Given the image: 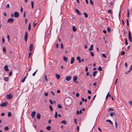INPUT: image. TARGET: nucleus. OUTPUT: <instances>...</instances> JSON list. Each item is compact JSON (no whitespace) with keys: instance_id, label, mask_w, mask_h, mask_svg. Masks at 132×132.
<instances>
[{"instance_id":"1","label":"nucleus","mask_w":132,"mask_h":132,"mask_svg":"<svg viewBox=\"0 0 132 132\" xmlns=\"http://www.w3.org/2000/svg\"><path fill=\"white\" fill-rule=\"evenodd\" d=\"M14 19L12 18H10L7 20V22L9 23H12L13 22Z\"/></svg>"},{"instance_id":"2","label":"nucleus","mask_w":132,"mask_h":132,"mask_svg":"<svg viewBox=\"0 0 132 132\" xmlns=\"http://www.w3.org/2000/svg\"><path fill=\"white\" fill-rule=\"evenodd\" d=\"M12 97V96L11 94H7L6 96V98L8 99H11Z\"/></svg>"},{"instance_id":"3","label":"nucleus","mask_w":132,"mask_h":132,"mask_svg":"<svg viewBox=\"0 0 132 132\" xmlns=\"http://www.w3.org/2000/svg\"><path fill=\"white\" fill-rule=\"evenodd\" d=\"M7 102H5L2 103L1 104V107H3L6 106L7 105Z\"/></svg>"},{"instance_id":"4","label":"nucleus","mask_w":132,"mask_h":132,"mask_svg":"<svg viewBox=\"0 0 132 132\" xmlns=\"http://www.w3.org/2000/svg\"><path fill=\"white\" fill-rule=\"evenodd\" d=\"M19 14L17 12H15L14 13V17L15 18H18L19 16Z\"/></svg>"},{"instance_id":"5","label":"nucleus","mask_w":132,"mask_h":132,"mask_svg":"<svg viewBox=\"0 0 132 132\" xmlns=\"http://www.w3.org/2000/svg\"><path fill=\"white\" fill-rule=\"evenodd\" d=\"M128 36H129V39L130 41V42H132V38L131 37L130 33V31H129Z\"/></svg>"},{"instance_id":"6","label":"nucleus","mask_w":132,"mask_h":132,"mask_svg":"<svg viewBox=\"0 0 132 132\" xmlns=\"http://www.w3.org/2000/svg\"><path fill=\"white\" fill-rule=\"evenodd\" d=\"M28 38V34L27 32L25 33V36H24V39L25 41L26 42L27 41Z\"/></svg>"},{"instance_id":"7","label":"nucleus","mask_w":132,"mask_h":132,"mask_svg":"<svg viewBox=\"0 0 132 132\" xmlns=\"http://www.w3.org/2000/svg\"><path fill=\"white\" fill-rule=\"evenodd\" d=\"M33 49V45L32 44H30L29 47V50L30 51H31Z\"/></svg>"},{"instance_id":"8","label":"nucleus","mask_w":132,"mask_h":132,"mask_svg":"<svg viewBox=\"0 0 132 132\" xmlns=\"http://www.w3.org/2000/svg\"><path fill=\"white\" fill-rule=\"evenodd\" d=\"M71 77L70 76L67 77L66 78V80L67 81H69L71 79Z\"/></svg>"},{"instance_id":"9","label":"nucleus","mask_w":132,"mask_h":132,"mask_svg":"<svg viewBox=\"0 0 132 132\" xmlns=\"http://www.w3.org/2000/svg\"><path fill=\"white\" fill-rule=\"evenodd\" d=\"M35 114H36L35 112V111H33L31 113V117L32 118H34L35 116Z\"/></svg>"},{"instance_id":"10","label":"nucleus","mask_w":132,"mask_h":132,"mask_svg":"<svg viewBox=\"0 0 132 132\" xmlns=\"http://www.w3.org/2000/svg\"><path fill=\"white\" fill-rule=\"evenodd\" d=\"M75 60L74 59V57H72L71 58V64H72L74 62Z\"/></svg>"},{"instance_id":"11","label":"nucleus","mask_w":132,"mask_h":132,"mask_svg":"<svg viewBox=\"0 0 132 132\" xmlns=\"http://www.w3.org/2000/svg\"><path fill=\"white\" fill-rule=\"evenodd\" d=\"M4 69L6 71H9V69L8 68V66L7 65L4 66Z\"/></svg>"},{"instance_id":"12","label":"nucleus","mask_w":132,"mask_h":132,"mask_svg":"<svg viewBox=\"0 0 132 132\" xmlns=\"http://www.w3.org/2000/svg\"><path fill=\"white\" fill-rule=\"evenodd\" d=\"M77 79V77L76 76H74L73 77V81L76 83H78L77 81H76Z\"/></svg>"},{"instance_id":"13","label":"nucleus","mask_w":132,"mask_h":132,"mask_svg":"<svg viewBox=\"0 0 132 132\" xmlns=\"http://www.w3.org/2000/svg\"><path fill=\"white\" fill-rule=\"evenodd\" d=\"M75 11L78 15H81V12H79V11L77 9H75Z\"/></svg>"},{"instance_id":"14","label":"nucleus","mask_w":132,"mask_h":132,"mask_svg":"<svg viewBox=\"0 0 132 132\" xmlns=\"http://www.w3.org/2000/svg\"><path fill=\"white\" fill-rule=\"evenodd\" d=\"M41 116L39 113H37V118L38 119H40V118Z\"/></svg>"},{"instance_id":"15","label":"nucleus","mask_w":132,"mask_h":132,"mask_svg":"<svg viewBox=\"0 0 132 132\" xmlns=\"http://www.w3.org/2000/svg\"><path fill=\"white\" fill-rule=\"evenodd\" d=\"M111 96V95L109 94V93L108 92L106 96V99H107L108 97H110Z\"/></svg>"},{"instance_id":"16","label":"nucleus","mask_w":132,"mask_h":132,"mask_svg":"<svg viewBox=\"0 0 132 132\" xmlns=\"http://www.w3.org/2000/svg\"><path fill=\"white\" fill-rule=\"evenodd\" d=\"M93 45L92 44L90 46V48L88 49V50L92 51V50L93 48Z\"/></svg>"},{"instance_id":"17","label":"nucleus","mask_w":132,"mask_h":132,"mask_svg":"<svg viewBox=\"0 0 132 132\" xmlns=\"http://www.w3.org/2000/svg\"><path fill=\"white\" fill-rule=\"evenodd\" d=\"M72 30L73 31L75 32L76 31L77 29L75 26H73L72 27Z\"/></svg>"},{"instance_id":"18","label":"nucleus","mask_w":132,"mask_h":132,"mask_svg":"<svg viewBox=\"0 0 132 132\" xmlns=\"http://www.w3.org/2000/svg\"><path fill=\"white\" fill-rule=\"evenodd\" d=\"M129 16V9H128L127 10V17L128 18Z\"/></svg>"},{"instance_id":"19","label":"nucleus","mask_w":132,"mask_h":132,"mask_svg":"<svg viewBox=\"0 0 132 132\" xmlns=\"http://www.w3.org/2000/svg\"><path fill=\"white\" fill-rule=\"evenodd\" d=\"M97 73V71H94L93 73V76L94 77L96 76Z\"/></svg>"},{"instance_id":"20","label":"nucleus","mask_w":132,"mask_h":132,"mask_svg":"<svg viewBox=\"0 0 132 132\" xmlns=\"http://www.w3.org/2000/svg\"><path fill=\"white\" fill-rule=\"evenodd\" d=\"M106 121L109 122L111 125H112L113 124V123L110 120H109V119L107 120H106Z\"/></svg>"},{"instance_id":"21","label":"nucleus","mask_w":132,"mask_h":132,"mask_svg":"<svg viewBox=\"0 0 132 132\" xmlns=\"http://www.w3.org/2000/svg\"><path fill=\"white\" fill-rule=\"evenodd\" d=\"M63 60H64V61H65L66 62H67L68 60V59L65 56H64L63 57Z\"/></svg>"},{"instance_id":"22","label":"nucleus","mask_w":132,"mask_h":132,"mask_svg":"<svg viewBox=\"0 0 132 132\" xmlns=\"http://www.w3.org/2000/svg\"><path fill=\"white\" fill-rule=\"evenodd\" d=\"M56 77L57 79H59L60 77V76L58 74H56Z\"/></svg>"},{"instance_id":"23","label":"nucleus","mask_w":132,"mask_h":132,"mask_svg":"<svg viewBox=\"0 0 132 132\" xmlns=\"http://www.w3.org/2000/svg\"><path fill=\"white\" fill-rule=\"evenodd\" d=\"M61 123H63L64 124L66 125L67 124V121L64 120L63 121H61Z\"/></svg>"},{"instance_id":"24","label":"nucleus","mask_w":132,"mask_h":132,"mask_svg":"<svg viewBox=\"0 0 132 132\" xmlns=\"http://www.w3.org/2000/svg\"><path fill=\"white\" fill-rule=\"evenodd\" d=\"M77 60H78L79 63L81 62V61L80 59V57L79 56H77Z\"/></svg>"},{"instance_id":"25","label":"nucleus","mask_w":132,"mask_h":132,"mask_svg":"<svg viewBox=\"0 0 132 132\" xmlns=\"http://www.w3.org/2000/svg\"><path fill=\"white\" fill-rule=\"evenodd\" d=\"M84 14L85 18H87L88 17V15L86 13L84 12Z\"/></svg>"},{"instance_id":"26","label":"nucleus","mask_w":132,"mask_h":132,"mask_svg":"<svg viewBox=\"0 0 132 132\" xmlns=\"http://www.w3.org/2000/svg\"><path fill=\"white\" fill-rule=\"evenodd\" d=\"M31 24L29 23V26H28V29L29 31H30L31 30Z\"/></svg>"},{"instance_id":"27","label":"nucleus","mask_w":132,"mask_h":132,"mask_svg":"<svg viewBox=\"0 0 132 132\" xmlns=\"http://www.w3.org/2000/svg\"><path fill=\"white\" fill-rule=\"evenodd\" d=\"M113 115H114V112H111L110 113V115L111 116V117L113 116Z\"/></svg>"},{"instance_id":"28","label":"nucleus","mask_w":132,"mask_h":132,"mask_svg":"<svg viewBox=\"0 0 132 132\" xmlns=\"http://www.w3.org/2000/svg\"><path fill=\"white\" fill-rule=\"evenodd\" d=\"M46 128L47 130H50L51 129V127L50 126H48Z\"/></svg>"},{"instance_id":"29","label":"nucleus","mask_w":132,"mask_h":132,"mask_svg":"<svg viewBox=\"0 0 132 132\" xmlns=\"http://www.w3.org/2000/svg\"><path fill=\"white\" fill-rule=\"evenodd\" d=\"M26 77H27V76H26V77H24V78H23V79L22 80L21 82H22L23 83L24 82V81L26 79Z\"/></svg>"},{"instance_id":"30","label":"nucleus","mask_w":132,"mask_h":132,"mask_svg":"<svg viewBox=\"0 0 132 132\" xmlns=\"http://www.w3.org/2000/svg\"><path fill=\"white\" fill-rule=\"evenodd\" d=\"M125 51H121V55H123L125 54Z\"/></svg>"},{"instance_id":"31","label":"nucleus","mask_w":132,"mask_h":132,"mask_svg":"<svg viewBox=\"0 0 132 132\" xmlns=\"http://www.w3.org/2000/svg\"><path fill=\"white\" fill-rule=\"evenodd\" d=\"M31 3L32 7V8H33L34 7V2L33 1H31Z\"/></svg>"},{"instance_id":"32","label":"nucleus","mask_w":132,"mask_h":132,"mask_svg":"<svg viewBox=\"0 0 132 132\" xmlns=\"http://www.w3.org/2000/svg\"><path fill=\"white\" fill-rule=\"evenodd\" d=\"M12 116L11 113L10 112H9L8 114V116L9 117H10Z\"/></svg>"},{"instance_id":"33","label":"nucleus","mask_w":132,"mask_h":132,"mask_svg":"<svg viewBox=\"0 0 132 132\" xmlns=\"http://www.w3.org/2000/svg\"><path fill=\"white\" fill-rule=\"evenodd\" d=\"M125 44L126 45H127L128 44V42H127V38L125 39Z\"/></svg>"},{"instance_id":"34","label":"nucleus","mask_w":132,"mask_h":132,"mask_svg":"<svg viewBox=\"0 0 132 132\" xmlns=\"http://www.w3.org/2000/svg\"><path fill=\"white\" fill-rule=\"evenodd\" d=\"M3 51L5 53L6 52V49L5 47H3Z\"/></svg>"},{"instance_id":"35","label":"nucleus","mask_w":132,"mask_h":132,"mask_svg":"<svg viewBox=\"0 0 132 132\" xmlns=\"http://www.w3.org/2000/svg\"><path fill=\"white\" fill-rule=\"evenodd\" d=\"M98 70L100 71H102V69L101 67L100 66L98 68Z\"/></svg>"},{"instance_id":"36","label":"nucleus","mask_w":132,"mask_h":132,"mask_svg":"<svg viewBox=\"0 0 132 132\" xmlns=\"http://www.w3.org/2000/svg\"><path fill=\"white\" fill-rule=\"evenodd\" d=\"M4 80L5 81H7L8 80V78L7 77H5L4 78Z\"/></svg>"},{"instance_id":"37","label":"nucleus","mask_w":132,"mask_h":132,"mask_svg":"<svg viewBox=\"0 0 132 132\" xmlns=\"http://www.w3.org/2000/svg\"><path fill=\"white\" fill-rule=\"evenodd\" d=\"M44 79L47 82L48 81V80L47 79V75H45V77L44 78Z\"/></svg>"},{"instance_id":"38","label":"nucleus","mask_w":132,"mask_h":132,"mask_svg":"<svg viewBox=\"0 0 132 132\" xmlns=\"http://www.w3.org/2000/svg\"><path fill=\"white\" fill-rule=\"evenodd\" d=\"M37 71V70H36V71L33 73L32 76H35Z\"/></svg>"},{"instance_id":"39","label":"nucleus","mask_w":132,"mask_h":132,"mask_svg":"<svg viewBox=\"0 0 132 132\" xmlns=\"http://www.w3.org/2000/svg\"><path fill=\"white\" fill-rule=\"evenodd\" d=\"M108 12L109 13H112V12L111 10H109L108 11Z\"/></svg>"},{"instance_id":"40","label":"nucleus","mask_w":132,"mask_h":132,"mask_svg":"<svg viewBox=\"0 0 132 132\" xmlns=\"http://www.w3.org/2000/svg\"><path fill=\"white\" fill-rule=\"evenodd\" d=\"M57 106L58 108H62V107L61 106V105L60 104H58L57 105Z\"/></svg>"},{"instance_id":"41","label":"nucleus","mask_w":132,"mask_h":132,"mask_svg":"<svg viewBox=\"0 0 132 132\" xmlns=\"http://www.w3.org/2000/svg\"><path fill=\"white\" fill-rule=\"evenodd\" d=\"M107 30L109 32H110L111 31L110 28L109 27H108L107 28Z\"/></svg>"},{"instance_id":"42","label":"nucleus","mask_w":132,"mask_h":132,"mask_svg":"<svg viewBox=\"0 0 132 132\" xmlns=\"http://www.w3.org/2000/svg\"><path fill=\"white\" fill-rule=\"evenodd\" d=\"M9 129V128L8 127H6L4 128V129L6 131L8 130Z\"/></svg>"},{"instance_id":"43","label":"nucleus","mask_w":132,"mask_h":132,"mask_svg":"<svg viewBox=\"0 0 132 132\" xmlns=\"http://www.w3.org/2000/svg\"><path fill=\"white\" fill-rule=\"evenodd\" d=\"M49 107H50V109L51 110V111H52L53 110V108H52V106L51 105H49Z\"/></svg>"},{"instance_id":"44","label":"nucleus","mask_w":132,"mask_h":132,"mask_svg":"<svg viewBox=\"0 0 132 132\" xmlns=\"http://www.w3.org/2000/svg\"><path fill=\"white\" fill-rule=\"evenodd\" d=\"M10 5L9 4H7V5L6 6V7L7 9L9 8L10 7Z\"/></svg>"},{"instance_id":"45","label":"nucleus","mask_w":132,"mask_h":132,"mask_svg":"<svg viewBox=\"0 0 132 132\" xmlns=\"http://www.w3.org/2000/svg\"><path fill=\"white\" fill-rule=\"evenodd\" d=\"M12 72L10 71L9 73V75L10 76H11L12 75Z\"/></svg>"},{"instance_id":"46","label":"nucleus","mask_w":132,"mask_h":132,"mask_svg":"<svg viewBox=\"0 0 132 132\" xmlns=\"http://www.w3.org/2000/svg\"><path fill=\"white\" fill-rule=\"evenodd\" d=\"M102 56L105 58H106V55L104 54H102Z\"/></svg>"},{"instance_id":"47","label":"nucleus","mask_w":132,"mask_h":132,"mask_svg":"<svg viewBox=\"0 0 132 132\" xmlns=\"http://www.w3.org/2000/svg\"><path fill=\"white\" fill-rule=\"evenodd\" d=\"M61 47L62 49H63V46L62 43H61Z\"/></svg>"},{"instance_id":"48","label":"nucleus","mask_w":132,"mask_h":132,"mask_svg":"<svg viewBox=\"0 0 132 132\" xmlns=\"http://www.w3.org/2000/svg\"><path fill=\"white\" fill-rule=\"evenodd\" d=\"M127 26H129V20L128 19H127Z\"/></svg>"},{"instance_id":"49","label":"nucleus","mask_w":132,"mask_h":132,"mask_svg":"<svg viewBox=\"0 0 132 132\" xmlns=\"http://www.w3.org/2000/svg\"><path fill=\"white\" fill-rule=\"evenodd\" d=\"M90 53H91V56L92 57L94 55L93 53L92 52H90Z\"/></svg>"},{"instance_id":"50","label":"nucleus","mask_w":132,"mask_h":132,"mask_svg":"<svg viewBox=\"0 0 132 132\" xmlns=\"http://www.w3.org/2000/svg\"><path fill=\"white\" fill-rule=\"evenodd\" d=\"M131 71V70H130V69L128 71H127L125 73L126 74H127L128 73H129L130 71Z\"/></svg>"},{"instance_id":"51","label":"nucleus","mask_w":132,"mask_h":132,"mask_svg":"<svg viewBox=\"0 0 132 132\" xmlns=\"http://www.w3.org/2000/svg\"><path fill=\"white\" fill-rule=\"evenodd\" d=\"M85 71L86 72L87 71H88V67L87 66H86L85 68Z\"/></svg>"},{"instance_id":"52","label":"nucleus","mask_w":132,"mask_h":132,"mask_svg":"<svg viewBox=\"0 0 132 132\" xmlns=\"http://www.w3.org/2000/svg\"><path fill=\"white\" fill-rule=\"evenodd\" d=\"M90 3L92 5H93V2L92 1V0H90Z\"/></svg>"},{"instance_id":"53","label":"nucleus","mask_w":132,"mask_h":132,"mask_svg":"<svg viewBox=\"0 0 132 132\" xmlns=\"http://www.w3.org/2000/svg\"><path fill=\"white\" fill-rule=\"evenodd\" d=\"M110 4L111 6H112L113 4V2L111 1L110 3Z\"/></svg>"},{"instance_id":"54","label":"nucleus","mask_w":132,"mask_h":132,"mask_svg":"<svg viewBox=\"0 0 132 132\" xmlns=\"http://www.w3.org/2000/svg\"><path fill=\"white\" fill-rule=\"evenodd\" d=\"M113 109L111 108L108 109V111H113Z\"/></svg>"},{"instance_id":"55","label":"nucleus","mask_w":132,"mask_h":132,"mask_svg":"<svg viewBox=\"0 0 132 132\" xmlns=\"http://www.w3.org/2000/svg\"><path fill=\"white\" fill-rule=\"evenodd\" d=\"M2 41L3 43H4L5 42V39L3 37H2Z\"/></svg>"},{"instance_id":"56","label":"nucleus","mask_w":132,"mask_h":132,"mask_svg":"<svg viewBox=\"0 0 132 132\" xmlns=\"http://www.w3.org/2000/svg\"><path fill=\"white\" fill-rule=\"evenodd\" d=\"M50 102L51 103V104H52V105H53V101H52L50 100Z\"/></svg>"},{"instance_id":"57","label":"nucleus","mask_w":132,"mask_h":132,"mask_svg":"<svg viewBox=\"0 0 132 132\" xmlns=\"http://www.w3.org/2000/svg\"><path fill=\"white\" fill-rule=\"evenodd\" d=\"M77 129V130L78 131L79 130V126H77V128H76Z\"/></svg>"},{"instance_id":"58","label":"nucleus","mask_w":132,"mask_h":132,"mask_svg":"<svg viewBox=\"0 0 132 132\" xmlns=\"http://www.w3.org/2000/svg\"><path fill=\"white\" fill-rule=\"evenodd\" d=\"M29 55L28 56V58H29V57H30V56H31V52H29Z\"/></svg>"},{"instance_id":"59","label":"nucleus","mask_w":132,"mask_h":132,"mask_svg":"<svg viewBox=\"0 0 132 132\" xmlns=\"http://www.w3.org/2000/svg\"><path fill=\"white\" fill-rule=\"evenodd\" d=\"M131 105H132V101H130L128 102Z\"/></svg>"},{"instance_id":"60","label":"nucleus","mask_w":132,"mask_h":132,"mask_svg":"<svg viewBox=\"0 0 132 132\" xmlns=\"http://www.w3.org/2000/svg\"><path fill=\"white\" fill-rule=\"evenodd\" d=\"M79 96V94L78 93H76V96L77 97H78Z\"/></svg>"},{"instance_id":"61","label":"nucleus","mask_w":132,"mask_h":132,"mask_svg":"<svg viewBox=\"0 0 132 132\" xmlns=\"http://www.w3.org/2000/svg\"><path fill=\"white\" fill-rule=\"evenodd\" d=\"M83 18H81L80 19V21H81V22H83Z\"/></svg>"},{"instance_id":"62","label":"nucleus","mask_w":132,"mask_h":132,"mask_svg":"<svg viewBox=\"0 0 132 132\" xmlns=\"http://www.w3.org/2000/svg\"><path fill=\"white\" fill-rule=\"evenodd\" d=\"M48 93H45V95L46 96H48Z\"/></svg>"},{"instance_id":"63","label":"nucleus","mask_w":132,"mask_h":132,"mask_svg":"<svg viewBox=\"0 0 132 132\" xmlns=\"http://www.w3.org/2000/svg\"><path fill=\"white\" fill-rule=\"evenodd\" d=\"M11 17L12 18L14 16V14H13L12 13L11 14Z\"/></svg>"},{"instance_id":"64","label":"nucleus","mask_w":132,"mask_h":132,"mask_svg":"<svg viewBox=\"0 0 132 132\" xmlns=\"http://www.w3.org/2000/svg\"><path fill=\"white\" fill-rule=\"evenodd\" d=\"M87 92L89 94H90L91 93V91L90 90H88Z\"/></svg>"}]
</instances>
